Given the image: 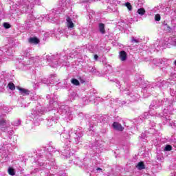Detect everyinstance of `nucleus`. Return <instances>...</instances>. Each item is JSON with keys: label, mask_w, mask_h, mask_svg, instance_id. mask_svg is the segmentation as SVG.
Masks as SVG:
<instances>
[{"label": "nucleus", "mask_w": 176, "mask_h": 176, "mask_svg": "<svg viewBox=\"0 0 176 176\" xmlns=\"http://www.w3.org/2000/svg\"><path fill=\"white\" fill-rule=\"evenodd\" d=\"M160 19H161L160 14H157L155 15V21H160Z\"/></svg>", "instance_id": "obj_46"}, {"label": "nucleus", "mask_w": 176, "mask_h": 176, "mask_svg": "<svg viewBox=\"0 0 176 176\" xmlns=\"http://www.w3.org/2000/svg\"><path fill=\"white\" fill-rule=\"evenodd\" d=\"M98 28L100 33L102 34H105V25L102 23L98 24Z\"/></svg>", "instance_id": "obj_24"}, {"label": "nucleus", "mask_w": 176, "mask_h": 176, "mask_svg": "<svg viewBox=\"0 0 176 176\" xmlns=\"http://www.w3.org/2000/svg\"><path fill=\"white\" fill-rule=\"evenodd\" d=\"M47 100H50V105L51 108L54 107V109L57 108L58 113L65 116L67 119L71 120L72 119V109L69 108L68 105L64 104V103L58 104L57 102V96L56 95H47Z\"/></svg>", "instance_id": "obj_4"}, {"label": "nucleus", "mask_w": 176, "mask_h": 176, "mask_svg": "<svg viewBox=\"0 0 176 176\" xmlns=\"http://www.w3.org/2000/svg\"><path fill=\"white\" fill-rule=\"evenodd\" d=\"M8 88L10 89V90H16V86L14 85V84L12 82H9L8 86Z\"/></svg>", "instance_id": "obj_33"}, {"label": "nucleus", "mask_w": 176, "mask_h": 176, "mask_svg": "<svg viewBox=\"0 0 176 176\" xmlns=\"http://www.w3.org/2000/svg\"><path fill=\"white\" fill-rule=\"evenodd\" d=\"M113 129H115V130H118V131H123V130L124 129V128L122 126V124H120L118 122H115L113 123Z\"/></svg>", "instance_id": "obj_20"}, {"label": "nucleus", "mask_w": 176, "mask_h": 176, "mask_svg": "<svg viewBox=\"0 0 176 176\" xmlns=\"http://www.w3.org/2000/svg\"><path fill=\"white\" fill-rule=\"evenodd\" d=\"M76 98V94H75V93H73L69 96L68 100L69 101L72 102L74 101V100H75Z\"/></svg>", "instance_id": "obj_37"}, {"label": "nucleus", "mask_w": 176, "mask_h": 176, "mask_svg": "<svg viewBox=\"0 0 176 176\" xmlns=\"http://www.w3.org/2000/svg\"><path fill=\"white\" fill-rule=\"evenodd\" d=\"M153 64H154V65H160V64H162V59H153L151 60Z\"/></svg>", "instance_id": "obj_32"}, {"label": "nucleus", "mask_w": 176, "mask_h": 176, "mask_svg": "<svg viewBox=\"0 0 176 176\" xmlns=\"http://www.w3.org/2000/svg\"><path fill=\"white\" fill-rule=\"evenodd\" d=\"M30 100L32 101H37L38 100V96H36V93H32L30 91Z\"/></svg>", "instance_id": "obj_25"}, {"label": "nucleus", "mask_w": 176, "mask_h": 176, "mask_svg": "<svg viewBox=\"0 0 176 176\" xmlns=\"http://www.w3.org/2000/svg\"><path fill=\"white\" fill-rule=\"evenodd\" d=\"M6 53L7 56H12V54H13V50H12V49H8L7 51H6Z\"/></svg>", "instance_id": "obj_40"}, {"label": "nucleus", "mask_w": 176, "mask_h": 176, "mask_svg": "<svg viewBox=\"0 0 176 176\" xmlns=\"http://www.w3.org/2000/svg\"><path fill=\"white\" fill-rule=\"evenodd\" d=\"M170 76H172V78H176V72H172L171 74H170Z\"/></svg>", "instance_id": "obj_50"}, {"label": "nucleus", "mask_w": 176, "mask_h": 176, "mask_svg": "<svg viewBox=\"0 0 176 176\" xmlns=\"http://www.w3.org/2000/svg\"><path fill=\"white\" fill-rule=\"evenodd\" d=\"M8 173L10 175H15L16 174V170H14V168H13V167L10 166L8 169Z\"/></svg>", "instance_id": "obj_30"}, {"label": "nucleus", "mask_w": 176, "mask_h": 176, "mask_svg": "<svg viewBox=\"0 0 176 176\" xmlns=\"http://www.w3.org/2000/svg\"><path fill=\"white\" fill-rule=\"evenodd\" d=\"M150 126H151L152 128H150L149 133H151V134H154L155 131L156 130L154 127H155V126H156V124L153 122H150Z\"/></svg>", "instance_id": "obj_29"}, {"label": "nucleus", "mask_w": 176, "mask_h": 176, "mask_svg": "<svg viewBox=\"0 0 176 176\" xmlns=\"http://www.w3.org/2000/svg\"><path fill=\"white\" fill-rule=\"evenodd\" d=\"M16 6L23 8H33L34 5H41L40 0H12Z\"/></svg>", "instance_id": "obj_9"}, {"label": "nucleus", "mask_w": 176, "mask_h": 176, "mask_svg": "<svg viewBox=\"0 0 176 176\" xmlns=\"http://www.w3.org/2000/svg\"><path fill=\"white\" fill-rule=\"evenodd\" d=\"M47 151H50L48 153L50 155H47V160L43 159V155H38L34 159L35 163L41 167L40 169L41 176H47L50 175L52 173L53 174L58 173V166H56L54 158H50L53 153H56V151H52V147H49Z\"/></svg>", "instance_id": "obj_2"}, {"label": "nucleus", "mask_w": 176, "mask_h": 176, "mask_svg": "<svg viewBox=\"0 0 176 176\" xmlns=\"http://www.w3.org/2000/svg\"><path fill=\"white\" fill-rule=\"evenodd\" d=\"M51 76L52 78H56V74H52Z\"/></svg>", "instance_id": "obj_57"}, {"label": "nucleus", "mask_w": 176, "mask_h": 176, "mask_svg": "<svg viewBox=\"0 0 176 176\" xmlns=\"http://www.w3.org/2000/svg\"><path fill=\"white\" fill-rule=\"evenodd\" d=\"M95 171H97V172H98V171H102V169L101 168H97L95 170Z\"/></svg>", "instance_id": "obj_53"}, {"label": "nucleus", "mask_w": 176, "mask_h": 176, "mask_svg": "<svg viewBox=\"0 0 176 176\" xmlns=\"http://www.w3.org/2000/svg\"><path fill=\"white\" fill-rule=\"evenodd\" d=\"M3 146H2V149H0V153H1V156L3 159V162H8V160H9V155H8V154L6 153V150H3V149H6V147H5V146L8 145L7 143H3Z\"/></svg>", "instance_id": "obj_12"}, {"label": "nucleus", "mask_w": 176, "mask_h": 176, "mask_svg": "<svg viewBox=\"0 0 176 176\" xmlns=\"http://www.w3.org/2000/svg\"><path fill=\"white\" fill-rule=\"evenodd\" d=\"M18 89L19 90L20 94L21 96H30L31 94V91L28 89L18 87Z\"/></svg>", "instance_id": "obj_19"}, {"label": "nucleus", "mask_w": 176, "mask_h": 176, "mask_svg": "<svg viewBox=\"0 0 176 176\" xmlns=\"http://www.w3.org/2000/svg\"><path fill=\"white\" fill-rule=\"evenodd\" d=\"M74 135H75L74 139H75V142L76 144H79V142H80L81 138L83 135V134H82V132L80 131H74Z\"/></svg>", "instance_id": "obj_16"}, {"label": "nucleus", "mask_w": 176, "mask_h": 176, "mask_svg": "<svg viewBox=\"0 0 176 176\" xmlns=\"http://www.w3.org/2000/svg\"><path fill=\"white\" fill-rule=\"evenodd\" d=\"M0 130L1 131H7L10 140L12 138V135L14 134L13 128L10 127V122L5 119V115H0Z\"/></svg>", "instance_id": "obj_8"}, {"label": "nucleus", "mask_w": 176, "mask_h": 176, "mask_svg": "<svg viewBox=\"0 0 176 176\" xmlns=\"http://www.w3.org/2000/svg\"><path fill=\"white\" fill-rule=\"evenodd\" d=\"M138 14H140V16H144V14H145V9L144 8H140L138 10Z\"/></svg>", "instance_id": "obj_39"}, {"label": "nucleus", "mask_w": 176, "mask_h": 176, "mask_svg": "<svg viewBox=\"0 0 176 176\" xmlns=\"http://www.w3.org/2000/svg\"><path fill=\"white\" fill-rule=\"evenodd\" d=\"M124 6H126V8H127V9L129 10V11H131L133 10V7L131 6V4L129 2H126L124 4Z\"/></svg>", "instance_id": "obj_38"}, {"label": "nucleus", "mask_w": 176, "mask_h": 176, "mask_svg": "<svg viewBox=\"0 0 176 176\" xmlns=\"http://www.w3.org/2000/svg\"><path fill=\"white\" fill-rule=\"evenodd\" d=\"M173 150V146L170 144H167L164 148V152H170V151Z\"/></svg>", "instance_id": "obj_35"}, {"label": "nucleus", "mask_w": 176, "mask_h": 176, "mask_svg": "<svg viewBox=\"0 0 176 176\" xmlns=\"http://www.w3.org/2000/svg\"><path fill=\"white\" fill-rule=\"evenodd\" d=\"M34 125L35 126H39V124L38 123L36 124V122H34Z\"/></svg>", "instance_id": "obj_58"}, {"label": "nucleus", "mask_w": 176, "mask_h": 176, "mask_svg": "<svg viewBox=\"0 0 176 176\" xmlns=\"http://www.w3.org/2000/svg\"><path fill=\"white\" fill-rule=\"evenodd\" d=\"M98 100H100V98H96L94 94L91 95L88 99L86 96L82 97V101L85 102V104H89V102H91V101H98Z\"/></svg>", "instance_id": "obj_14"}, {"label": "nucleus", "mask_w": 176, "mask_h": 176, "mask_svg": "<svg viewBox=\"0 0 176 176\" xmlns=\"http://www.w3.org/2000/svg\"><path fill=\"white\" fill-rule=\"evenodd\" d=\"M160 89V90H164L168 89L169 94L173 97V101H176V82L174 80H171V78L168 80H161L160 78H157V82H147L144 85L143 93L148 91H152L153 89Z\"/></svg>", "instance_id": "obj_3"}, {"label": "nucleus", "mask_w": 176, "mask_h": 176, "mask_svg": "<svg viewBox=\"0 0 176 176\" xmlns=\"http://www.w3.org/2000/svg\"><path fill=\"white\" fill-rule=\"evenodd\" d=\"M47 60H50L51 65L54 68L56 67H58L60 65H67V63L68 61V58L64 56V53L61 54L53 55L52 56H48Z\"/></svg>", "instance_id": "obj_7"}, {"label": "nucleus", "mask_w": 176, "mask_h": 176, "mask_svg": "<svg viewBox=\"0 0 176 176\" xmlns=\"http://www.w3.org/2000/svg\"><path fill=\"white\" fill-rule=\"evenodd\" d=\"M71 134H74V129H70L69 133H63L62 134H60L61 141L64 142L65 140H69V138H71Z\"/></svg>", "instance_id": "obj_13"}, {"label": "nucleus", "mask_w": 176, "mask_h": 176, "mask_svg": "<svg viewBox=\"0 0 176 176\" xmlns=\"http://www.w3.org/2000/svg\"><path fill=\"white\" fill-rule=\"evenodd\" d=\"M69 8H71V0H59L58 7L56 10H53L47 16L48 21L50 23H54L57 20L55 16L63 13V12H65Z\"/></svg>", "instance_id": "obj_5"}, {"label": "nucleus", "mask_w": 176, "mask_h": 176, "mask_svg": "<svg viewBox=\"0 0 176 176\" xmlns=\"http://www.w3.org/2000/svg\"><path fill=\"white\" fill-rule=\"evenodd\" d=\"M174 112L173 102L168 100L167 98L162 100H154L151 105L149 113L151 116L161 118L163 124H168L173 127L175 126V121L171 120V116Z\"/></svg>", "instance_id": "obj_1"}, {"label": "nucleus", "mask_w": 176, "mask_h": 176, "mask_svg": "<svg viewBox=\"0 0 176 176\" xmlns=\"http://www.w3.org/2000/svg\"><path fill=\"white\" fill-rule=\"evenodd\" d=\"M127 58V54L124 51H121L120 52V60L121 61H126Z\"/></svg>", "instance_id": "obj_23"}, {"label": "nucleus", "mask_w": 176, "mask_h": 176, "mask_svg": "<svg viewBox=\"0 0 176 176\" xmlns=\"http://www.w3.org/2000/svg\"><path fill=\"white\" fill-rule=\"evenodd\" d=\"M93 1H96V0H80V3H85L86 2H91Z\"/></svg>", "instance_id": "obj_48"}, {"label": "nucleus", "mask_w": 176, "mask_h": 176, "mask_svg": "<svg viewBox=\"0 0 176 176\" xmlns=\"http://www.w3.org/2000/svg\"><path fill=\"white\" fill-rule=\"evenodd\" d=\"M3 25L4 28H6V29L10 28V24H9L8 23L5 22L3 23Z\"/></svg>", "instance_id": "obj_45"}, {"label": "nucleus", "mask_w": 176, "mask_h": 176, "mask_svg": "<svg viewBox=\"0 0 176 176\" xmlns=\"http://www.w3.org/2000/svg\"><path fill=\"white\" fill-rule=\"evenodd\" d=\"M30 53H31V48L30 47L26 48V50L23 51V56L25 58H23L21 63H19V65H22L23 67L34 65L36 67V65H38V64L42 61V58L39 57L38 56L28 58L31 55Z\"/></svg>", "instance_id": "obj_6"}, {"label": "nucleus", "mask_w": 176, "mask_h": 176, "mask_svg": "<svg viewBox=\"0 0 176 176\" xmlns=\"http://www.w3.org/2000/svg\"><path fill=\"white\" fill-rule=\"evenodd\" d=\"M80 83H85V80H82V78L80 79Z\"/></svg>", "instance_id": "obj_55"}, {"label": "nucleus", "mask_w": 176, "mask_h": 176, "mask_svg": "<svg viewBox=\"0 0 176 176\" xmlns=\"http://www.w3.org/2000/svg\"><path fill=\"white\" fill-rule=\"evenodd\" d=\"M131 42V43H140L141 42V39L138 37L132 36Z\"/></svg>", "instance_id": "obj_31"}, {"label": "nucleus", "mask_w": 176, "mask_h": 176, "mask_svg": "<svg viewBox=\"0 0 176 176\" xmlns=\"http://www.w3.org/2000/svg\"><path fill=\"white\" fill-rule=\"evenodd\" d=\"M21 124V120H16L13 122H12V126H15L17 127L18 126H20Z\"/></svg>", "instance_id": "obj_34"}, {"label": "nucleus", "mask_w": 176, "mask_h": 176, "mask_svg": "<svg viewBox=\"0 0 176 176\" xmlns=\"http://www.w3.org/2000/svg\"><path fill=\"white\" fill-rule=\"evenodd\" d=\"M42 83H46V82L45 81V80H41Z\"/></svg>", "instance_id": "obj_59"}, {"label": "nucleus", "mask_w": 176, "mask_h": 176, "mask_svg": "<svg viewBox=\"0 0 176 176\" xmlns=\"http://www.w3.org/2000/svg\"><path fill=\"white\" fill-rule=\"evenodd\" d=\"M174 64L175 65H176V60L174 61Z\"/></svg>", "instance_id": "obj_63"}, {"label": "nucleus", "mask_w": 176, "mask_h": 176, "mask_svg": "<svg viewBox=\"0 0 176 176\" xmlns=\"http://www.w3.org/2000/svg\"><path fill=\"white\" fill-rule=\"evenodd\" d=\"M164 43L166 45H171L172 46H176V38L174 37L165 38Z\"/></svg>", "instance_id": "obj_15"}, {"label": "nucleus", "mask_w": 176, "mask_h": 176, "mask_svg": "<svg viewBox=\"0 0 176 176\" xmlns=\"http://www.w3.org/2000/svg\"><path fill=\"white\" fill-rule=\"evenodd\" d=\"M41 108V104H39L36 109H33L32 112V116H41V115H43V110H39Z\"/></svg>", "instance_id": "obj_17"}, {"label": "nucleus", "mask_w": 176, "mask_h": 176, "mask_svg": "<svg viewBox=\"0 0 176 176\" xmlns=\"http://www.w3.org/2000/svg\"><path fill=\"white\" fill-rule=\"evenodd\" d=\"M2 64V58H0V65Z\"/></svg>", "instance_id": "obj_61"}, {"label": "nucleus", "mask_w": 176, "mask_h": 176, "mask_svg": "<svg viewBox=\"0 0 176 176\" xmlns=\"http://www.w3.org/2000/svg\"><path fill=\"white\" fill-rule=\"evenodd\" d=\"M151 52H156V50L157 52H159V49L156 48V45H151Z\"/></svg>", "instance_id": "obj_43"}, {"label": "nucleus", "mask_w": 176, "mask_h": 176, "mask_svg": "<svg viewBox=\"0 0 176 176\" xmlns=\"http://www.w3.org/2000/svg\"><path fill=\"white\" fill-rule=\"evenodd\" d=\"M80 160L78 157L75 158L74 160L70 161L71 164H76V166H80Z\"/></svg>", "instance_id": "obj_28"}, {"label": "nucleus", "mask_w": 176, "mask_h": 176, "mask_svg": "<svg viewBox=\"0 0 176 176\" xmlns=\"http://www.w3.org/2000/svg\"><path fill=\"white\" fill-rule=\"evenodd\" d=\"M29 105H30V103H28L27 104L22 105V107H23V108H27V107H28Z\"/></svg>", "instance_id": "obj_54"}, {"label": "nucleus", "mask_w": 176, "mask_h": 176, "mask_svg": "<svg viewBox=\"0 0 176 176\" xmlns=\"http://www.w3.org/2000/svg\"><path fill=\"white\" fill-rule=\"evenodd\" d=\"M164 28L165 31H167L168 32H176V26H173V28H170V26L167 25H164Z\"/></svg>", "instance_id": "obj_22"}, {"label": "nucleus", "mask_w": 176, "mask_h": 176, "mask_svg": "<svg viewBox=\"0 0 176 176\" xmlns=\"http://www.w3.org/2000/svg\"><path fill=\"white\" fill-rule=\"evenodd\" d=\"M120 90L121 93L123 94V96H127L129 101L131 102H133V101H138L140 99V95L135 94H133L132 92H130V89L129 88H124V87H120Z\"/></svg>", "instance_id": "obj_10"}, {"label": "nucleus", "mask_w": 176, "mask_h": 176, "mask_svg": "<svg viewBox=\"0 0 176 176\" xmlns=\"http://www.w3.org/2000/svg\"><path fill=\"white\" fill-rule=\"evenodd\" d=\"M136 168L138 170H144L145 169V164H144V162H138V164L136 166Z\"/></svg>", "instance_id": "obj_27"}, {"label": "nucleus", "mask_w": 176, "mask_h": 176, "mask_svg": "<svg viewBox=\"0 0 176 176\" xmlns=\"http://www.w3.org/2000/svg\"><path fill=\"white\" fill-rule=\"evenodd\" d=\"M69 151H70L69 145H67V146L65 147V149H64L62 151V153H63V156H65V157H69V156L71 155Z\"/></svg>", "instance_id": "obj_21"}, {"label": "nucleus", "mask_w": 176, "mask_h": 176, "mask_svg": "<svg viewBox=\"0 0 176 176\" xmlns=\"http://www.w3.org/2000/svg\"><path fill=\"white\" fill-rule=\"evenodd\" d=\"M94 60H96V61H97L98 60V55H97V54L94 55Z\"/></svg>", "instance_id": "obj_52"}, {"label": "nucleus", "mask_w": 176, "mask_h": 176, "mask_svg": "<svg viewBox=\"0 0 176 176\" xmlns=\"http://www.w3.org/2000/svg\"><path fill=\"white\" fill-rule=\"evenodd\" d=\"M89 72H91V74H96V68L95 67H89Z\"/></svg>", "instance_id": "obj_44"}, {"label": "nucleus", "mask_w": 176, "mask_h": 176, "mask_svg": "<svg viewBox=\"0 0 176 176\" xmlns=\"http://www.w3.org/2000/svg\"><path fill=\"white\" fill-rule=\"evenodd\" d=\"M149 115H151V113H149V111H148V112H145L143 114L144 119H149Z\"/></svg>", "instance_id": "obj_41"}, {"label": "nucleus", "mask_w": 176, "mask_h": 176, "mask_svg": "<svg viewBox=\"0 0 176 176\" xmlns=\"http://www.w3.org/2000/svg\"><path fill=\"white\" fill-rule=\"evenodd\" d=\"M170 176H176V173H170Z\"/></svg>", "instance_id": "obj_56"}, {"label": "nucleus", "mask_w": 176, "mask_h": 176, "mask_svg": "<svg viewBox=\"0 0 176 176\" xmlns=\"http://www.w3.org/2000/svg\"><path fill=\"white\" fill-rule=\"evenodd\" d=\"M140 138H142V140H145V138H146V135L145 133H142L140 135Z\"/></svg>", "instance_id": "obj_49"}, {"label": "nucleus", "mask_w": 176, "mask_h": 176, "mask_svg": "<svg viewBox=\"0 0 176 176\" xmlns=\"http://www.w3.org/2000/svg\"><path fill=\"white\" fill-rule=\"evenodd\" d=\"M107 2L108 3H110V5H116L118 0H108Z\"/></svg>", "instance_id": "obj_42"}, {"label": "nucleus", "mask_w": 176, "mask_h": 176, "mask_svg": "<svg viewBox=\"0 0 176 176\" xmlns=\"http://www.w3.org/2000/svg\"><path fill=\"white\" fill-rule=\"evenodd\" d=\"M118 104H120V107H122V105H124V104H126V102L125 101H122V102L119 101Z\"/></svg>", "instance_id": "obj_51"}, {"label": "nucleus", "mask_w": 176, "mask_h": 176, "mask_svg": "<svg viewBox=\"0 0 176 176\" xmlns=\"http://www.w3.org/2000/svg\"><path fill=\"white\" fill-rule=\"evenodd\" d=\"M71 82H72V85H74V86H79V85H80L79 80H78V79H76V78H72L71 80Z\"/></svg>", "instance_id": "obj_36"}, {"label": "nucleus", "mask_w": 176, "mask_h": 176, "mask_svg": "<svg viewBox=\"0 0 176 176\" xmlns=\"http://www.w3.org/2000/svg\"><path fill=\"white\" fill-rule=\"evenodd\" d=\"M30 43H34V45H38L39 43V39L36 38V37L30 38L29 39Z\"/></svg>", "instance_id": "obj_26"}, {"label": "nucleus", "mask_w": 176, "mask_h": 176, "mask_svg": "<svg viewBox=\"0 0 176 176\" xmlns=\"http://www.w3.org/2000/svg\"><path fill=\"white\" fill-rule=\"evenodd\" d=\"M173 63L170 59H167L166 58L161 59V65H164V67H168L170 65Z\"/></svg>", "instance_id": "obj_18"}, {"label": "nucleus", "mask_w": 176, "mask_h": 176, "mask_svg": "<svg viewBox=\"0 0 176 176\" xmlns=\"http://www.w3.org/2000/svg\"><path fill=\"white\" fill-rule=\"evenodd\" d=\"M123 27H124L126 25V23H123Z\"/></svg>", "instance_id": "obj_62"}, {"label": "nucleus", "mask_w": 176, "mask_h": 176, "mask_svg": "<svg viewBox=\"0 0 176 176\" xmlns=\"http://www.w3.org/2000/svg\"><path fill=\"white\" fill-rule=\"evenodd\" d=\"M66 25L67 28L63 30H59L60 34H65V35L72 34V31L75 28V24L72 21V19L69 16L66 18Z\"/></svg>", "instance_id": "obj_11"}, {"label": "nucleus", "mask_w": 176, "mask_h": 176, "mask_svg": "<svg viewBox=\"0 0 176 176\" xmlns=\"http://www.w3.org/2000/svg\"><path fill=\"white\" fill-rule=\"evenodd\" d=\"M164 68H166V67H162V69H164Z\"/></svg>", "instance_id": "obj_64"}, {"label": "nucleus", "mask_w": 176, "mask_h": 176, "mask_svg": "<svg viewBox=\"0 0 176 176\" xmlns=\"http://www.w3.org/2000/svg\"><path fill=\"white\" fill-rule=\"evenodd\" d=\"M56 120H58V117L56 116V117H52L51 119H50V121L51 122H54L56 123Z\"/></svg>", "instance_id": "obj_47"}, {"label": "nucleus", "mask_w": 176, "mask_h": 176, "mask_svg": "<svg viewBox=\"0 0 176 176\" xmlns=\"http://www.w3.org/2000/svg\"><path fill=\"white\" fill-rule=\"evenodd\" d=\"M117 85H118V86L120 85V82L117 81Z\"/></svg>", "instance_id": "obj_60"}]
</instances>
